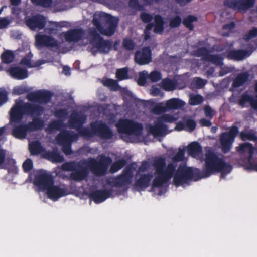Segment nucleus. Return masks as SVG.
Returning a JSON list of instances; mask_svg holds the SVG:
<instances>
[{
    "instance_id": "obj_43",
    "label": "nucleus",
    "mask_w": 257,
    "mask_h": 257,
    "mask_svg": "<svg viewBox=\"0 0 257 257\" xmlns=\"http://www.w3.org/2000/svg\"><path fill=\"white\" fill-rule=\"evenodd\" d=\"M240 137L242 140H253L255 139V136L254 134L250 133H247L245 132H242L240 133Z\"/></svg>"
},
{
    "instance_id": "obj_31",
    "label": "nucleus",
    "mask_w": 257,
    "mask_h": 257,
    "mask_svg": "<svg viewBox=\"0 0 257 257\" xmlns=\"http://www.w3.org/2000/svg\"><path fill=\"white\" fill-rule=\"evenodd\" d=\"M102 83L103 85L108 87L111 90H117L119 87L117 82L111 79H103Z\"/></svg>"
},
{
    "instance_id": "obj_41",
    "label": "nucleus",
    "mask_w": 257,
    "mask_h": 257,
    "mask_svg": "<svg viewBox=\"0 0 257 257\" xmlns=\"http://www.w3.org/2000/svg\"><path fill=\"white\" fill-rule=\"evenodd\" d=\"M202 97L200 95H190L189 104L192 105H197L202 101Z\"/></svg>"
},
{
    "instance_id": "obj_4",
    "label": "nucleus",
    "mask_w": 257,
    "mask_h": 257,
    "mask_svg": "<svg viewBox=\"0 0 257 257\" xmlns=\"http://www.w3.org/2000/svg\"><path fill=\"white\" fill-rule=\"evenodd\" d=\"M33 183L42 191L46 190L48 197L54 201L68 194L63 187L55 186L50 173L44 170H39L34 173Z\"/></svg>"
},
{
    "instance_id": "obj_29",
    "label": "nucleus",
    "mask_w": 257,
    "mask_h": 257,
    "mask_svg": "<svg viewBox=\"0 0 257 257\" xmlns=\"http://www.w3.org/2000/svg\"><path fill=\"white\" fill-rule=\"evenodd\" d=\"M154 32L157 33L162 32L164 29V23L162 18L160 16L157 15L154 17Z\"/></svg>"
},
{
    "instance_id": "obj_18",
    "label": "nucleus",
    "mask_w": 257,
    "mask_h": 257,
    "mask_svg": "<svg viewBox=\"0 0 257 257\" xmlns=\"http://www.w3.org/2000/svg\"><path fill=\"white\" fill-rule=\"evenodd\" d=\"M27 98L29 100L40 104L46 103L50 100V95L48 92L44 91H38L28 95Z\"/></svg>"
},
{
    "instance_id": "obj_16",
    "label": "nucleus",
    "mask_w": 257,
    "mask_h": 257,
    "mask_svg": "<svg viewBox=\"0 0 257 257\" xmlns=\"http://www.w3.org/2000/svg\"><path fill=\"white\" fill-rule=\"evenodd\" d=\"M161 78L160 73L157 71H153L150 74L146 71H143L139 73L138 83L139 85H144L147 79L152 82H157Z\"/></svg>"
},
{
    "instance_id": "obj_6",
    "label": "nucleus",
    "mask_w": 257,
    "mask_h": 257,
    "mask_svg": "<svg viewBox=\"0 0 257 257\" xmlns=\"http://www.w3.org/2000/svg\"><path fill=\"white\" fill-rule=\"evenodd\" d=\"M93 23L100 33L107 36L112 35L118 24V19L104 13H95Z\"/></svg>"
},
{
    "instance_id": "obj_9",
    "label": "nucleus",
    "mask_w": 257,
    "mask_h": 257,
    "mask_svg": "<svg viewBox=\"0 0 257 257\" xmlns=\"http://www.w3.org/2000/svg\"><path fill=\"white\" fill-rule=\"evenodd\" d=\"M185 102L178 98H172L165 102L157 104L153 108V112L159 114L168 111L170 110H176L183 107Z\"/></svg>"
},
{
    "instance_id": "obj_1",
    "label": "nucleus",
    "mask_w": 257,
    "mask_h": 257,
    "mask_svg": "<svg viewBox=\"0 0 257 257\" xmlns=\"http://www.w3.org/2000/svg\"><path fill=\"white\" fill-rule=\"evenodd\" d=\"M184 151L179 149L172 158V162L166 165L165 159L162 158H157L152 164L155 170V178L153 181V187H159L167 182L173 177V182L176 186L188 184L193 180H197L199 178L198 170L188 167L184 164H181L177 169V162L183 159Z\"/></svg>"
},
{
    "instance_id": "obj_56",
    "label": "nucleus",
    "mask_w": 257,
    "mask_h": 257,
    "mask_svg": "<svg viewBox=\"0 0 257 257\" xmlns=\"http://www.w3.org/2000/svg\"><path fill=\"white\" fill-rule=\"evenodd\" d=\"M199 123L203 126H210L211 125L210 120L205 118L201 119L199 120Z\"/></svg>"
},
{
    "instance_id": "obj_48",
    "label": "nucleus",
    "mask_w": 257,
    "mask_h": 257,
    "mask_svg": "<svg viewBox=\"0 0 257 257\" xmlns=\"http://www.w3.org/2000/svg\"><path fill=\"white\" fill-rule=\"evenodd\" d=\"M204 114L205 116L211 119L214 116V111L209 106H205L204 109Z\"/></svg>"
},
{
    "instance_id": "obj_12",
    "label": "nucleus",
    "mask_w": 257,
    "mask_h": 257,
    "mask_svg": "<svg viewBox=\"0 0 257 257\" xmlns=\"http://www.w3.org/2000/svg\"><path fill=\"white\" fill-rule=\"evenodd\" d=\"M150 165L147 162L143 163L139 168L137 175V177L139 178L137 179L136 186L139 188H144L149 186L150 184V180L152 178V176L148 174H142L146 171L149 169Z\"/></svg>"
},
{
    "instance_id": "obj_40",
    "label": "nucleus",
    "mask_w": 257,
    "mask_h": 257,
    "mask_svg": "<svg viewBox=\"0 0 257 257\" xmlns=\"http://www.w3.org/2000/svg\"><path fill=\"white\" fill-rule=\"evenodd\" d=\"M125 164L123 159L119 160L115 162L111 166L110 171L112 173L115 172L120 169Z\"/></svg>"
},
{
    "instance_id": "obj_52",
    "label": "nucleus",
    "mask_w": 257,
    "mask_h": 257,
    "mask_svg": "<svg viewBox=\"0 0 257 257\" xmlns=\"http://www.w3.org/2000/svg\"><path fill=\"white\" fill-rule=\"evenodd\" d=\"M141 18L143 22L147 23L152 19L153 17L149 14L143 13L141 15Z\"/></svg>"
},
{
    "instance_id": "obj_5",
    "label": "nucleus",
    "mask_w": 257,
    "mask_h": 257,
    "mask_svg": "<svg viewBox=\"0 0 257 257\" xmlns=\"http://www.w3.org/2000/svg\"><path fill=\"white\" fill-rule=\"evenodd\" d=\"M85 117L82 114L73 113L70 118L69 125L71 127L75 128L78 132L86 137H91L97 135L102 138H110L112 135L111 131L101 122L92 123L91 130L81 129L82 124L85 122Z\"/></svg>"
},
{
    "instance_id": "obj_47",
    "label": "nucleus",
    "mask_w": 257,
    "mask_h": 257,
    "mask_svg": "<svg viewBox=\"0 0 257 257\" xmlns=\"http://www.w3.org/2000/svg\"><path fill=\"white\" fill-rule=\"evenodd\" d=\"M33 162L30 159H27L23 164V168L25 171H28L32 168Z\"/></svg>"
},
{
    "instance_id": "obj_44",
    "label": "nucleus",
    "mask_w": 257,
    "mask_h": 257,
    "mask_svg": "<svg viewBox=\"0 0 257 257\" xmlns=\"http://www.w3.org/2000/svg\"><path fill=\"white\" fill-rule=\"evenodd\" d=\"M127 71L126 69L123 68L117 71L116 73L117 77L120 80L126 79Z\"/></svg>"
},
{
    "instance_id": "obj_20",
    "label": "nucleus",
    "mask_w": 257,
    "mask_h": 257,
    "mask_svg": "<svg viewBox=\"0 0 257 257\" xmlns=\"http://www.w3.org/2000/svg\"><path fill=\"white\" fill-rule=\"evenodd\" d=\"M151 52L148 48H145L138 51L135 55V60L139 65H145L151 61Z\"/></svg>"
},
{
    "instance_id": "obj_13",
    "label": "nucleus",
    "mask_w": 257,
    "mask_h": 257,
    "mask_svg": "<svg viewBox=\"0 0 257 257\" xmlns=\"http://www.w3.org/2000/svg\"><path fill=\"white\" fill-rule=\"evenodd\" d=\"M238 133L237 128L233 126L229 133H225L222 135L220 138V143L223 152H227L230 149L231 144Z\"/></svg>"
},
{
    "instance_id": "obj_46",
    "label": "nucleus",
    "mask_w": 257,
    "mask_h": 257,
    "mask_svg": "<svg viewBox=\"0 0 257 257\" xmlns=\"http://www.w3.org/2000/svg\"><path fill=\"white\" fill-rule=\"evenodd\" d=\"M123 46L128 50H132L135 47V44L132 40L125 39L123 43Z\"/></svg>"
},
{
    "instance_id": "obj_2",
    "label": "nucleus",
    "mask_w": 257,
    "mask_h": 257,
    "mask_svg": "<svg viewBox=\"0 0 257 257\" xmlns=\"http://www.w3.org/2000/svg\"><path fill=\"white\" fill-rule=\"evenodd\" d=\"M178 118V116L170 114H165L158 118L154 125H148L146 126L147 133L144 134L142 131V126L130 120H121L116 124L118 131L129 136L133 141H142L148 140V136L152 134L154 137L164 135L166 127L164 123H171Z\"/></svg>"
},
{
    "instance_id": "obj_62",
    "label": "nucleus",
    "mask_w": 257,
    "mask_h": 257,
    "mask_svg": "<svg viewBox=\"0 0 257 257\" xmlns=\"http://www.w3.org/2000/svg\"><path fill=\"white\" fill-rule=\"evenodd\" d=\"M130 5L135 8H138L137 6V0H130Z\"/></svg>"
},
{
    "instance_id": "obj_61",
    "label": "nucleus",
    "mask_w": 257,
    "mask_h": 257,
    "mask_svg": "<svg viewBox=\"0 0 257 257\" xmlns=\"http://www.w3.org/2000/svg\"><path fill=\"white\" fill-rule=\"evenodd\" d=\"M63 73L66 75H70V69L67 66H64L63 67Z\"/></svg>"
},
{
    "instance_id": "obj_33",
    "label": "nucleus",
    "mask_w": 257,
    "mask_h": 257,
    "mask_svg": "<svg viewBox=\"0 0 257 257\" xmlns=\"http://www.w3.org/2000/svg\"><path fill=\"white\" fill-rule=\"evenodd\" d=\"M31 55L24 58L21 61V64L28 67H35L39 66L41 63L39 62H33L31 60Z\"/></svg>"
},
{
    "instance_id": "obj_42",
    "label": "nucleus",
    "mask_w": 257,
    "mask_h": 257,
    "mask_svg": "<svg viewBox=\"0 0 257 257\" xmlns=\"http://www.w3.org/2000/svg\"><path fill=\"white\" fill-rule=\"evenodd\" d=\"M12 21L11 17H3L0 18V29L6 28Z\"/></svg>"
},
{
    "instance_id": "obj_49",
    "label": "nucleus",
    "mask_w": 257,
    "mask_h": 257,
    "mask_svg": "<svg viewBox=\"0 0 257 257\" xmlns=\"http://www.w3.org/2000/svg\"><path fill=\"white\" fill-rule=\"evenodd\" d=\"M181 18L178 16H176L171 20L170 22V26L171 27H177L181 23Z\"/></svg>"
},
{
    "instance_id": "obj_53",
    "label": "nucleus",
    "mask_w": 257,
    "mask_h": 257,
    "mask_svg": "<svg viewBox=\"0 0 257 257\" xmlns=\"http://www.w3.org/2000/svg\"><path fill=\"white\" fill-rule=\"evenodd\" d=\"M257 36V29H253L250 30L248 34L245 36V39H249Z\"/></svg>"
},
{
    "instance_id": "obj_28",
    "label": "nucleus",
    "mask_w": 257,
    "mask_h": 257,
    "mask_svg": "<svg viewBox=\"0 0 257 257\" xmlns=\"http://www.w3.org/2000/svg\"><path fill=\"white\" fill-rule=\"evenodd\" d=\"M91 197L95 202L99 203L103 202L108 197V192L103 191H97L94 192Z\"/></svg>"
},
{
    "instance_id": "obj_7",
    "label": "nucleus",
    "mask_w": 257,
    "mask_h": 257,
    "mask_svg": "<svg viewBox=\"0 0 257 257\" xmlns=\"http://www.w3.org/2000/svg\"><path fill=\"white\" fill-rule=\"evenodd\" d=\"M205 161L206 168L210 171H221V174L230 172L231 167L225 163L221 159L219 158L212 151L206 149Z\"/></svg>"
},
{
    "instance_id": "obj_17",
    "label": "nucleus",
    "mask_w": 257,
    "mask_h": 257,
    "mask_svg": "<svg viewBox=\"0 0 257 257\" xmlns=\"http://www.w3.org/2000/svg\"><path fill=\"white\" fill-rule=\"evenodd\" d=\"M45 18L41 15L27 18L26 20L27 26L33 30L42 29L45 26Z\"/></svg>"
},
{
    "instance_id": "obj_10",
    "label": "nucleus",
    "mask_w": 257,
    "mask_h": 257,
    "mask_svg": "<svg viewBox=\"0 0 257 257\" xmlns=\"http://www.w3.org/2000/svg\"><path fill=\"white\" fill-rule=\"evenodd\" d=\"M76 139V134L68 131H63L57 136L56 141L58 144L62 146L63 152L66 155H69L71 153L70 144Z\"/></svg>"
},
{
    "instance_id": "obj_51",
    "label": "nucleus",
    "mask_w": 257,
    "mask_h": 257,
    "mask_svg": "<svg viewBox=\"0 0 257 257\" xmlns=\"http://www.w3.org/2000/svg\"><path fill=\"white\" fill-rule=\"evenodd\" d=\"M194 82L196 83L197 88H201L206 84V81L199 78H195Z\"/></svg>"
},
{
    "instance_id": "obj_57",
    "label": "nucleus",
    "mask_w": 257,
    "mask_h": 257,
    "mask_svg": "<svg viewBox=\"0 0 257 257\" xmlns=\"http://www.w3.org/2000/svg\"><path fill=\"white\" fill-rule=\"evenodd\" d=\"M25 91L24 88L22 87H16L13 90V93L16 94H21L23 93Z\"/></svg>"
},
{
    "instance_id": "obj_60",
    "label": "nucleus",
    "mask_w": 257,
    "mask_h": 257,
    "mask_svg": "<svg viewBox=\"0 0 257 257\" xmlns=\"http://www.w3.org/2000/svg\"><path fill=\"white\" fill-rule=\"evenodd\" d=\"M5 151L1 148H0V165L4 162L5 159Z\"/></svg>"
},
{
    "instance_id": "obj_54",
    "label": "nucleus",
    "mask_w": 257,
    "mask_h": 257,
    "mask_svg": "<svg viewBox=\"0 0 257 257\" xmlns=\"http://www.w3.org/2000/svg\"><path fill=\"white\" fill-rule=\"evenodd\" d=\"M43 126V122L39 119H36L33 122V126L35 129H39Z\"/></svg>"
},
{
    "instance_id": "obj_63",
    "label": "nucleus",
    "mask_w": 257,
    "mask_h": 257,
    "mask_svg": "<svg viewBox=\"0 0 257 257\" xmlns=\"http://www.w3.org/2000/svg\"><path fill=\"white\" fill-rule=\"evenodd\" d=\"M249 100V97L247 95H242V96L241 102L243 103L246 101H248Z\"/></svg>"
},
{
    "instance_id": "obj_45",
    "label": "nucleus",
    "mask_w": 257,
    "mask_h": 257,
    "mask_svg": "<svg viewBox=\"0 0 257 257\" xmlns=\"http://www.w3.org/2000/svg\"><path fill=\"white\" fill-rule=\"evenodd\" d=\"M32 2L37 5H40L44 7H50L52 4L51 0H31Z\"/></svg>"
},
{
    "instance_id": "obj_39",
    "label": "nucleus",
    "mask_w": 257,
    "mask_h": 257,
    "mask_svg": "<svg viewBox=\"0 0 257 257\" xmlns=\"http://www.w3.org/2000/svg\"><path fill=\"white\" fill-rule=\"evenodd\" d=\"M14 59V55L10 51H6L2 55V61L5 63L11 62Z\"/></svg>"
},
{
    "instance_id": "obj_8",
    "label": "nucleus",
    "mask_w": 257,
    "mask_h": 257,
    "mask_svg": "<svg viewBox=\"0 0 257 257\" xmlns=\"http://www.w3.org/2000/svg\"><path fill=\"white\" fill-rule=\"evenodd\" d=\"M41 108L38 106H32L28 103L23 104L20 101L16 102L15 106L11 109L10 112L11 120L12 122L20 121L25 113L32 115L39 114Z\"/></svg>"
},
{
    "instance_id": "obj_15",
    "label": "nucleus",
    "mask_w": 257,
    "mask_h": 257,
    "mask_svg": "<svg viewBox=\"0 0 257 257\" xmlns=\"http://www.w3.org/2000/svg\"><path fill=\"white\" fill-rule=\"evenodd\" d=\"M237 150L239 153L248 157V161L250 164L251 168L257 171V164H253L251 160V157L257 152L256 148L253 147L250 144L245 143L240 144L237 148Z\"/></svg>"
},
{
    "instance_id": "obj_32",
    "label": "nucleus",
    "mask_w": 257,
    "mask_h": 257,
    "mask_svg": "<svg viewBox=\"0 0 257 257\" xmlns=\"http://www.w3.org/2000/svg\"><path fill=\"white\" fill-rule=\"evenodd\" d=\"M134 172L135 169L133 167H129L125 171L121 176V180L125 183H130Z\"/></svg>"
},
{
    "instance_id": "obj_27",
    "label": "nucleus",
    "mask_w": 257,
    "mask_h": 257,
    "mask_svg": "<svg viewBox=\"0 0 257 257\" xmlns=\"http://www.w3.org/2000/svg\"><path fill=\"white\" fill-rule=\"evenodd\" d=\"M9 72L13 77L18 79H23L28 77L26 70L19 67L12 68Z\"/></svg>"
},
{
    "instance_id": "obj_37",
    "label": "nucleus",
    "mask_w": 257,
    "mask_h": 257,
    "mask_svg": "<svg viewBox=\"0 0 257 257\" xmlns=\"http://www.w3.org/2000/svg\"><path fill=\"white\" fill-rule=\"evenodd\" d=\"M29 149L31 154H36L41 152V147L39 142H34L30 143Z\"/></svg>"
},
{
    "instance_id": "obj_11",
    "label": "nucleus",
    "mask_w": 257,
    "mask_h": 257,
    "mask_svg": "<svg viewBox=\"0 0 257 257\" xmlns=\"http://www.w3.org/2000/svg\"><path fill=\"white\" fill-rule=\"evenodd\" d=\"M61 37L67 41H79L80 45H86L88 43V39L84 37V32L80 29H74L62 33Z\"/></svg>"
},
{
    "instance_id": "obj_34",
    "label": "nucleus",
    "mask_w": 257,
    "mask_h": 257,
    "mask_svg": "<svg viewBox=\"0 0 257 257\" xmlns=\"http://www.w3.org/2000/svg\"><path fill=\"white\" fill-rule=\"evenodd\" d=\"M161 84L163 88L166 91H172L176 88L175 83L168 79L163 80Z\"/></svg>"
},
{
    "instance_id": "obj_50",
    "label": "nucleus",
    "mask_w": 257,
    "mask_h": 257,
    "mask_svg": "<svg viewBox=\"0 0 257 257\" xmlns=\"http://www.w3.org/2000/svg\"><path fill=\"white\" fill-rule=\"evenodd\" d=\"M7 100V93L4 89H0V106Z\"/></svg>"
},
{
    "instance_id": "obj_23",
    "label": "nucleus",
    "mask_w": 257,
    "mask_h": 257,
    "mask_svg": "<svg viewBox=\"0 0 257 257\" xmlns=\"http://www.w3.org/2000/svg\"><path fill=\"white\" fill-rule=\"evenodd\" d=\"M255 49L251 51L245 50H232L229 51L227 54V57L230 59L240 61L246 57L250 56Z\"/></svg>"
},
{
    "instance_id": "obj_38",
    "label": "nucleus",
    "mask_w": 257,
    "mask_h": 257,
    "mask_svg": "<svg viewBox=\"0 0 257 257\" xmlns=\"http://www.w3.org/2000/svg\"><path fill=\"white\" fill-rule=\"evenodd\" d=\"M197 19L195 16H189L186 17L183 21V23L190 30H192L193 28L192 23L196 22Z\"/></svg>"
},
{
    "instance_id": "obj_21",
    "label": "nucleus",
    "mask_w": 257,
    "mask_h": 257,
    "mask_svg": "<svg viewBox=\"0 0 257 257\" xmlns=\"http://www.w3.org/2000/svg\"><path fill=\"white\" fill-rule=\"evenodd\" d=\"M35 40L36 45L39 47L43 46L55 47L58 45L57 41L48 36L37 35L35 37Z\"/></svg>"
},
{
    "instance_id": "obj_24",
    "label": "nucleus",
    "mask_w": 257,
    "mask_h": 257,
    "mask_svg": "<svg viewBox=\"0 0 257 257\" xmlns=\"http://www.w3.org/2000/svg\"><path fill=\"white\" fill-rule=\"evenodd\" d=\"M184 121L185 124L181 122L177 123L175 129L179 131L185 129L191 132L196 127V123L194 120L189 118H184Z\"/></svg>"
},
{
    "instance_id": "obj_22",
    "label": "nucleus",
    "mask_w": 257,
    "mask_h": 257,
    "mask_svg": "<svg viewBox=\"0 0 257 257\" xmlns=\"http://www.w3.org/2000/svg\"><path fill=\"white\" fill-rule=\"evenodd\" d=\"M66 112L64 110H59L56 112V116L60 119V121H55L52 122L47 128V131L50 132L60 130L62 127V121L64 120V118L67 116Z\"/></svg>"
},
{
    "instance_id": "obj_59",
    "label": "nucleus",
    "mask_w": 257,
    "mask_h": 257,
    "mask_svg": "<svg viewBox=\"0 0 257 257\" xmlns=\"http://www.w3.org/2000/svg\"><path fill=\"white\" fill-rule=\"evenodd\" d=\"M151 93L154 96H157L160 94V90L155 87H152L151 90Z\"/></svg>"
},
{
    "instance_id": "obj_55",
    "label": "nucleus",
    "mask_w": 257,
    "mask_h": 257,
    "mask_svg": "<svg viewBox=\"0 0 257 257\" xmlns=\"http://www.w3.org/2000/svg\"><path fill=\"white\" fill-rule=\"evenodd\" d=\"M153 24H149L147 25L146 28L144 31L145 36L144 39L146 40L148 39L150 37L149 35V32L151 30V29L153 27Z\"/></svg>"
},
{
    "instance_id": "obj_14",
    "label": "nucleus",
    "mask_w": 257,
    "mask_h": 257,
    "mask_svg": "<svg viewBox=\"0 0 257 257\" xmlns=\"http://www.w3.org/2000/svg\"><path fill=\"white\" fill-rule=\"evenodd\" d=\"M92 37V43L94 48L102 53H107L109 52L112 47V44L109 41H105L100 38L99 35L95 32H92L90 34Z\"/></svg>"
},
{
    "instance_id": "obj_30",
    "label": "nucleus",
    "mask_w": 257,
    "mask_h": 257,
    "mask_svg": "<svg viewBox=\"0 0 257 257\" xmlns=\"http://www.w3.org/2000/svg\"><path fill=\"white\" fill-rule=\"evenodd\" d=\"M45 155L46 158L52 162H62L63 161L62 156L55 152H47Z\"/></svg>"
},
{
    "instance_id": "obj_3",
    "label": "nucleus",
    "mask_w": 257,
    "mask_h": 257,
    "mask_svg": "<svg viewBox=\"0 0 257 257\" xmlns=\"http://www.w3.org/2000/svg\"><path fill=\"white\" fill-rule=\"evenodd\" d=\"M111 160L108 157H102L99 162L93 159H90L80 164L68 163L63 165V169L66 170H72V178L76 180H81L85 178L88 170H91L94 174L102 175L107 169Z\"/></svg>"
},
{
    "instance_id": "obj_25",
    "label": "nucleus",
    "mask_w": 257,
    "mask_h": 257,
    "mask_svg": "<svg viewBox=\"0 0 257 257\" xmlns=\"http://www.w3.org/2000/svg\"><path fill=\"white\" fill-rule=\"evenodd\" d=\"M255 0H232L231 7L245 11L253 6Z\"/></svg>"
},
{
    "instance_id": "obj_58",
    "label": "nucleus",
    "mask_w": 257,
    "mask_h": 257,
    "mask_svg": "<svg viewBox=\"0 0 257 257\" xmlns=\"http://www.w3.org/2000/svg\"><path fill=\"white\" fill-rule=\"evenodd\" d=\"M235 26L233 22H231L229 24H226L223 26V29L224 31H231Z\"/></svg>"
},
{
    "instance_id": "obj_64",
    "label": "nucleus",
    "mask_w": 257,
    "mask_h": 257,
    "mask_svg": "<svg viewBox=\"0 0 257 257\" xmlns=\"http://www.w3.org/2000/svg\"><path fill=\"white\" fill-rule=\"evenodd\" d=\"M11 3L14 5H18L21 2V0H11Z\"/></svg>"
},
{
    "instance_id": "obj_19",
    "label": "nucleus",
    "mask_w": 257,
    "mask_h": 257,
    "mask_svg": "<svg viewBox=\"0 0 257 257\" xmlns=\"http://www.w3.org/2000/svg\"><path fill=\"white\" fill-rule=\"evenodd\" d=\"M195 55L198 57H201L203 59L210 61L216 65H221L222 64V58L217 55H211L209 54L208 51L204 49L201 48L198 50Z\"/></svg>"
},
{
    "instance_id": "obj_26",
    "label": "nucleus",
    "mask_w": 257,
    "mask_h": 257,
    "mask_svg": "<svg viewBox=\"0 0 257 257\" xmlns=\"http://www.w3.org/2000/svg\"><path fill=\"white\" fill-rule=\"evenodd\" d=\"M201 150V147L197 142H192L187 147L189 154L196 158H200Z\"/></svg>"
},
{
    "instance_id": "obj_36",
    "label": "nucleus",
    "mask_w": 257,
    "mask_h": 257,
    "mask_svg": "<svg viewBox=\"0 0 257 257\" xmlns=\"http://www.w3.org/2000/svg\"><path fill=\"white\" fill-rule=\"evenodd\" d=\"M247 79L246 73H242L239 75L234 80L233 85L235 87H239L241 86L246 81Z\"/></svg>"
},
{
    "instance_id": "obj_35",
    "label": "nucleus",
    "mask_w": 257,
    "mask_h": 257,
    "mask_svg": "<svg viewBox=\"0 0 257 257\" xmlns=\"http://www.w3.org/2000/svg\"><path fill=\"white\" fill-rule=\"evenodd\" d=\"M26 127L20 126L16 127L13 131L14 135L18 138H24L26 136Z\"/></svg>"
}]
</instances>
